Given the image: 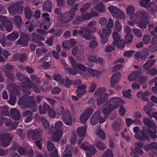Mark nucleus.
Wrapping results in <instances>:
<instances>
[{
	"instance_id": "nucleus-6",
	"label": "nucleus",
	"mask_w": 157,
	"mask_h": 157,
	"mask_svg": "<svg viewBox=\"0 0 157 157\" xmlns=\"http://www.w3.org/2000/svg\"><path fill=\"white\" fill-rule=\"evenodd\" d=\"M19 102L22 105H28L30 106L35 105L36 101L34 96L27 97L25 96L21 97L19 98Z\"/></svg>"
},
{
	"instance_id": "nucleus-45",
	"label": "nucleus",
	"mask_w": 157,
	"mask_h": 157,
	"mask_svg": "<svg viewBox=\"0 0 157 157\" xmlns=\"http://www.w3.org/2000/svg\"><path fill=\"white\" fill-rule=\"evenodd\" d=\"M150 1V0H140V4L142 7L147 8L149 6V2Z\"/></svg>"
},
{
	"instance_id": "nucleus-4",
	"label": "nucleus",
	"mask_w": 157,
	"mask_h": 157,
	"mask_svg": "<svg viewBox=\"0 0 157 157\" xmlns=\"http://www.w3.org/2000/svg\"><path fill=\"white\" fill-rule=\"evenodd\" d=\"M108 10L116 18L122 19H125V14L117 7L111 6L108 7Z\"/></svg>"
},
{
	"instance_id": "nucleus-49",
	"label": "nucleus",
	"mask_w": 157,
	"mask_h": 157,
	"mask_svg": "<svg viewBox=\"0 0 157 157\" xmlns=\"http://www.w3.org/2000/svg\"><path fill=\"white\" fill-rule=\"evenodd\" d=\"M121 123L119 122L115 121L112 125L113 129L115 131H119L120 129Z\"/></svg>"
},
{
	"instance_id": "nucleus-63",
	"label": "nucleus",
	"mask_w": 157,
	"mask_h": 157,
	"mask_svg": "<svg viewBox=\"0 0 157 157\" xmlns=\"http://www.w3.org/2000/svg\"><path fill=\"white\" fill-rule=\"evenodd\" d=\"M47 149L49 151H53L55 147L53 144L50 141H48L47 143Z\"/></svg>"
},
{
	"instance_id": "nucleus-8",
	"label": "nucleus",
	"mask_w": 157,
	"mask_h": 157,
	"mask_svg": "<svg viewBox=\"0 0 157 157\" xmlns=\"http://www.w3.org/2000/svg\"><path fill=\"white\" fill-rule=\"evenodd\" d=\"M112 108L115 109L121 105L123 104V100L118 97H113L111 98L108 102Z\"/></svg>"
},
{
	"instance_id": "nucleus-21",
	"label": "nucleus",
	"mask_w": 157,
	"mask_h": 157,
	"mask_svg": "<svg viewBox=\"0 0 157 157\" xmlns=\"http://www.w3.org/2000/svg\"><path fill=\"white\" fill-rule=\"evenodd\" d=\"M143 130L145 134H148L152 139H155L157 138L156 133L153 132L152 130L145 126L143 127Z\"/></svg>"
},
{
	"instance_id": "nucleus-48",
	"label": "nucleus",
	"mask_w": 157,
	"mask_h": 157,
	"mask_svg": "<svg viewBox=\"0 0 157 157\" xmlns=\"http://www.w3.org/2000/svg\"><path fill=\"white\" fill-rule=\"evenodd\" d=\"M93 112V109L90 108H89L84 110L82 113L89 118Z\"/></svg>"
},
{
	"instance_id": "nucleus-61",
	"label": "nucleus",
	"mask_w": 157,
	"mask_h": 157,
	"mask_svg": "<svg viewBox=\"0 0 157 157\" xmlns=\"http://www.w3.org/2000/svg\"><path fill=\"white\" fill-rule=\"evenodd\" d=\"M91 4L89 3L84 4L82 6V7L80 9L81 13L89 9L90 7Z\"/></svg>"
},
{
	"instance_id": "nucleus-12",
	"label": "nucleus",
	"mask_w": 157,
	"mask_h": 157,
	"mask_svg": "<svg viewBox=\"0 0 157 157\" xmlns=\"http://www.w3.org/2000/svg\"><path fill=\"white\" fill-rule=\"evenodd\" d=\"M80 148L86 151H90L92 152V154H94L97 152V151L94 146L90 147L89 144L87 142H84L79 145Z\"/></svg>"
},
{
	"instance_id": "nucleus-26",
	"label": "nucleus",
	"mask_w": 157,
	"mask_h": 157,
	"mask_svg": "<svg viewBox=\"0 0 157 157\" xmlns=\"http://www.w3.org/2000/svg\"><path fill=\"white\" fill-rule=\"evenodd\" d=\"M19 36V33L15 31L8 35L6 38L9 41H14L18 38Z\"/></svg>"
},
{
	"instance_id": "nucleus-25",
	"label": "nucleus",
	"mask_w": 157,
	"mask_h": 157,
	"mask_svg": "<svg viewBox=\"0 0 157 157\" xmlns=\"http://www.w3.org/2000/svg\"><path fill=\"white\" fill-rule=\"evenodd\" d=\"M86 87V86L84 84H82L81 86L77 87V88L78 89L76 90V92L78 97L80 98L81 95H83L86 93V91L85 90Z\"/></svg>"
},
{
	"instance_id": "nucleus-36",
	"label": "nucleus",
	"mask_w": 157,
	"mask_h": 157,
	"mask_svg": "<svg viewBox=\"0 0 157 157\" xmlns=\"http://www.w3.org/2000/svg\"><path fill=\"white\" fill-rule=\"evenodd\" d=\"M24 13L25 17L28 19H30L33 16V13L30 8L28 6L25 8Z\"/></svg>"
},
{
	"instance_id": "nucleus-1",
	"label": "nucleus",
	"mask_w": 157,
	"mask_h": 157,
	"mask_svg": "<svg viewBox=\"0 0 157 157\" xmlns=\"http://www.w3.org/2000/svg\"><path fill=\"white\" fill-rule=\"evenodd\" d=\"M23 2L18 1L11 4L8 8L10 14L13 15L21 14L23 9Z\"/></svg>"
},
{
	"instance_id": "nucleus-33",
	"label": "nucleus",
	"mask_w": 157,
	"mask_h": 157,
	"mask_svg": "<svg viewBox=\"0 0 157 157\" xmlns=\"http://www.w3.org/2000/svg\"><path fill=\"white\" fill-rule=\"evenodd\" d=\"M112 36L113 39L112 44L114 46H116L118 42L120 39V36L119 35L118 33L116 32H113Z\"/></svg>"
},
{
	"instance_id": "nucleus-57",
	"label": "nucleus",
	"mask_w": 157,
	"mask_h": 157,
	"mask_svg": "<svg viewBox=\"0 0 157 157\" xmlns=\"http://www.w3.org/2000/svg\"><path fill=\"white\" fill-rule=\"evenodd\" d=\"M97 134L99 137L102 140H104L105 138L106 135L104 132L101 129H99L97 131Z\"/></svg>"
},
{
	"instance_id": "nucleus-46",
	"label": "nucleus",
	"mask_w": 157,
	"mask_h": 157,
	"mask_svg": "<svg viewBox=\"0 0 157 157\" xmlns=\"http://www.w3.org/2000/svg\"><path fill=\"white\" fill-rule=\"evenodd\" d=\"M64 69L65 71L67 72L70 75H75L77 73V70L74 69H72L71 68H68L67 66L65 67Z\"/></svg>"
},
{
	"instance_id": "nucleus-58",
	"label": "nucleus",
	"mask_w": 157,
	"mask_h": 157,
	"mask_svg": "<svg viewBox=\"0 0 157 157\" xmlns=\"http://www.w3.org/2000/svg\"><path fill=\"white\" fill-rule=\"evenodd\" d=\"M48 116L54 118L56 116V113L55 111L51 107L48 111Z\"/></svg>"
},
{
	"instance_id": "nucleus-41",
	"label": "nucleus",
	"mask_w": 157,
	"mask_h": 157,
	"mask_svg": "<svg viewBox=\"0 0 157 157\" xmlns=\"http://www.w3.org/2000/svg\"><path fill=\"white\" fill-rule=\"evenodd\" d=\"M95 145L98 149L101 150H104L106 148L105 145L102 142L99 141H97Z\"/></svg>"
},
{
	"instance_id": "nucleus-29",
	"label": "nucleus",
	"mask_w": 157,
	"mask_h": 157,
	"mask_svg": "<svg viewBox=\"0 0 157 157\" xmlns=\"http://www.w3.org/2000/svg\"><path fill=\"white\" fill-rule=\"evenodd\" d=\"M155 59L148 60L143 65L142 67L144 71H147L152 67L155 63Z\"/></svg>"
},
{
	"instance_id": "nucleus-10",
	"label": "nucleus",
	"mask_w": 157,
	"mask_h": 157,
	"mask_svg": "<svg viewBox=\"0 0 157 157\" xmlns=\"http://www.w3.org/2000/svg\"><path fill=\"white\" fill-rule=\"evenodd\" d=\"M16 77L17 79L21 83L25 84H29V87H31L30 85L31 82L28 78L25 76L21 73L18 72L16 74Z\"/></svg>"
},
{
	"instance_id": "nucleus-37",
	"label": "nucleus",
	"mask_w": 157,
	"mask_h": 157,
	"mask_svg": "<svg viewBox=\"0 0 157 157\" xmlns=\"http://www.w3.org/2000/svg\"><path fill=\"white\" fill-rule=\"evenodd\" d=\"M138 26L141 29H144L146 27V25L149 23L148 20H140V21L138 22Z\"/></svg>"
},
{
	"instance_id": "nucleus-22",
	"label": "nucleus",
	"mask_w": 157,
	"mask_h": 157,
	"mask_svg": "<svg viewBox=\"0 0 157 157\" xmlns=\"http://www.w3.org/2000/svg\"><path fill=\"white\" fill-rule=\"evenodd\" d=\"M12 117L15 120H18L20 118V115L18 110L15 109H12L10 110Z\"/></svg>"
},
{
	"instance_id": "nucleus-13",
	"label": "nucleus",
	"mask_w": 157,
	"mask_h": 157,
	"mask_svg": "<svg viewBox=\"0 0 157 157\" xmlns=\"http://www.w3.org/2000/svg\"><path fill=\"white\" fill-rule=\"evenodd\" d=\"M121 77V74L119 72L114 73L111 76L110 85L112 87H113L115 84L117 83L118 81Z\"/></svg>"
},
{
	"instance_id": "nucleus-15",
	"label": "nucleus",
	"mask_w": 157,
	"mask_h": 157,
	"mask_svg": "<svg viewBox=\"0 0 157 157\" xmlns=\"http://www.w3.org/2000/svg\"><path fill=\"white\" fill-rule=\"evenodd\" d=\"M63 133V131L59 129L54 132L52 138V140L56 142H57L60 139Z\"/></svg>"
},
{
	"instance_id": "nucleus-7",
	"label": "nucleus",
	"mask_w": 157,
	"mask_h": 157,
	"mask_svg": "<svg viewBox=\"0 0 157 157\" xmlns=\"http://www.w3.org/2000/svg\"><path fill=\"white\" fill-rule=\"evenodd\" d=\"M42 131V130L40 129H31L28 131L27 134L29 136H31L33 140H36L40 139L41 136L40 133Z\"/></svg>"
},
{
	"instance_id": "nucleus-11",
	"label": "nucleus",
	"mask_w": 157,
	"mask_h": 157,
	"mask_svg": "<svg viewBox=\"0 0 157 157\" xmlns=\"http://www.w3.org/2000/svg\"><path fill=\"white\" fill-rule=\"evenodd\" d=\"M63 120L67 125L71 126L72 124V120L70 112L67 109L64 112L62 116Z\"/></svg>"
},
{
	"instance_id": "nucleus-5",
	"label": "nucleus",
	"mask_w": 157,
	"mask_h": 157,
	"mask_svg": "<svg viewBox=\"0 0 157 157\" xmlns=\"http://www.w3.org/2000/svg\"><path fill=\"white\" fill-rule=\"evenodd\" d=\"M13 138V136L8 132L0 134V144L4 147H7Z\"/></svg>"
},
{
	"instance_id": "nucleus-42",
	"label": "nucleus",
	"mask_w": 157,
	"mask_h": 157,
	"mask_svg": "<svg viewBox=\"0 0 157 157\" xmlns=\"http://www.w3.org/2000/svg\"><path fill=\"white\" fill-rule=\"evenodd\" d=\"M1 113L5 116H9L10 115L9 109L7 106H2L0 107Z\"/></svg>"
},
{
	"instance_id": "nucleus-23",
	"label": "nucleus",
	"mask_w": 157,
	"mask_h": 157,
	"mask_svg": "<svg viewBox=\"0 0 157 157\" xmlns=\"http://www.w3.org/2000/svg\"><path fill=\"white\" fill-rule=\"evenodd\" d=\"M16 85L14 84H11L8 85L7 88L8 90L10 92L13 93L14 94L18 96H20L21 95V94L18 90H16L15 88Z\"/></svg>"
},
{
	"instance_id": "nucleus-51",
	"label": "nucleus",
	"mask_w": 157,
	"mask_h": 157,
	"mask_svg": "<svg viewBox=\"0 0 157 157\" xmlns=\"http://www.w3.org/2000/svg\"><path fill=\"white\" fill-rule=\"evenodd\" d=\"M150 34L153 36L151 43L152 44H157V35L156 34L154 31H151Z\"/></svg>"
},
{
	"instance_id": "nucleus-50",
	"label": "nucleus",
	"mask_w": 157,
	"mask_h": 157,
	"mask_svg": "<svg viewBox=\"0 0 157 157\" xmlns=\"http://www.w3.org/2000/svg\"><path fill=\"white\" fill-rule=\"evenodd\" d=\"M105 88H101L96 90L94 93V94L97 96H101L102 95L104 94H103V93L105 92Z\"/></svg>"
},
{
	"instance_id": "nucleus-55",
	"label": "nucleus",
	"mask_w": 157,
	"mask_h": 157,
	"mask_svg": "<svg viewBox=\"0 0 157 157\" xmlns=\"http://www.w3.org/2000/svg\"><path fill=\"white\" fill-rule=\"evenodd\" d=\"M89 117L83 113L81 114L79 118L80 121L83 124H85Z\"/></svg>"
},
{
	"instance_id": "nucleus-17",
	"label": "nucleus",
	"mask_w": 157,
	"mask_h": 157,
	"mask_svg": "<svg viewBox=\"0 0 157 157\" xmlns=\"http://www.w3.org/2000/svg\"><path fill=\"white\" fill-rule=\"evenodd\" d=\"M109 96L108 94L105 93L98 97L97 99V105H99L104 103L107 100Z\"/></svg>"
},
{
	"instance_id": "nucleus-9",
	"label": "nucleus",
	"mask_w": 157,
	"mask_h": 157,
	"mask_svg": "<svg viewBox=\"0 0 157 157\" xmlns=\"http://www.w3.org/2000/svg\"><path fill=\"white\" fill-rule=\"evenodd\" d=\"M69 59L73 69L77 70L79 69L83 71L86 70V67L80 63H78L72 56H70Z\"/></svg>"
},
{
	"instance_id": "nucleus-62",
	"label": "nucleus",
	"mask_w": 157,
	"mask_h": 157,
	"mask_svg": "<svg viewBox=\"0 0 157 157\" xmlns=\"http://www.w3.org/2000/svg\"><path fill=\"white\" fill-rule=\"evenodd\" d=\"M132 36L131 34L128 33L126 35L125 40L126 43L129 44L130 43L132 40Z\"/></svg>"
},
{
	"instance_id": "nucleus-44",
	"label": "nucleus",
	"mask_w": 157,
	"mask_h": 157,
	"mask_svg": "<svg viewBox=\"0 0 157 157\" xmlns=\"http://www.w3.org/2000/svg\"><path fill=\"white\" fill-rule=\"evenodd\" d=\"M137 96L139 98H140L141 99L145 101H149L148 99L146 98L144 94L142 91H139L137 93Z\"/></svg>"
},
{
	"instance_id": "nucleus-40",
	"label": "nucleus",
	"mask_w": 157,
	"mask_h": 157,
	"mask_svg": "<svg viewBox=\"0 0 157 157\" xmlns=\"http://www.w3.org/2000/svg\"><path fill=\"white\" fill-rule=\"evenodd\" d=\"M16 57H18L19 60L20 62H23L26 59V54L25 53H23L22 54H18L17 55L14 56L13 57L15 60H17L15 59Z\"/></svg>"
},
{
	"instance_id": "nucleus-14",
	"label": "nucleus",
	"mask_w": 157,
	"mask_h": 157,
	"mask_svg": "<svg viewBox=\"0 0 157 157\" xmlns=\"http://www.w3.org/2000/svg\"><path fill=\"white\" fill-rule=\"evenodd\" d=\"M143 121L144 124L149 128L151 129L156 128V126L154 121L151 120L148 117H144Z\"/></svg>"
},
{
	"instance_id": "nucleus-28",
	"label": "nucleus",
	"mask_w": 157,
	"mask_h": 157,
	"mask_svg": "<svg viewBox=\"0 0 157 157\" xmlns=\"http://www.w3.org/2000/svg\"><path fill=\"white\" fill-rule=\"evenodd\" d=\"M138 14L139 16L140 20H147V19L150 18V15L146 12L143 11H138Z\"/></svg>"
},
{
	"instance_id": "nucleus-16",
	"label": "nucleus",
	"mask_w": 157,
	"mask_h": 157,
	"mask_svg": "<svg viewBox=\"0 0 157 157\" xmlns=\"http://www.w3.org/2000/svg\"><path fill=\"white\" fill-rule=\"evenodd\" d=\"M28 36L26 35H24L21 36L19 39L16 42V44L17 45L21 44L23 46L25 47L28 44Z\"/></svg>"
},
{
	"instance_id": "nucleus-64",
	"label": "nucleus",
	"mask_w": 157,
	"mask_h": 157,
	"mask_svg": "<svg viewBox=\"0 0 157 157\" xmlns=\"http://www.w3.org/2000/svg\"><path fill=\"white\" fill-rule=\"evenodd\" d=\"M117 48L118 49H122L124 47L125 42L124 40H120L118 42L117 45Z\"/></svg>"
},
{
	"instance_id": "nucleus-60",
	"label": "nucleus",
	"mask_w": 157,
	"mask_h": 157,
	"mask_svg": "<svg viewBox=\"0 0 157 157\" xmlns=\"http://www.w3.org/2000/svg\"><path fill=\"white\" fill-rule=\"evenodd\" d=\"M15 149H17V151L20 154L24 155L26 153L27 151L26 149L24 148L21 146H19L18 148H15Z\"/></svg>"
},
{
	"instance_id": "nucleus-20",
	"label": "nucleus",
	"mask_w": 157,
	"mask_h": 157,
	"mask_svg": "<svg viewBox=\"0 0 157 157\" xmlns=\"http://www.w3.org/2000/svg\"><path fill=\"white\" fill-rule=\"evenodd\" d=\"M13 21L14 24L17 27L21 29V27L22 23V20L21 17L19 15H16L13 17Z\"/></svg>"
},
{
	"instance_id": "nucleus-43",
	"label": "nucleus",
	"mask_w": 157,
	"mask_h": 157,
	"mask_svg": "<svg viewBox=\"0 0 157 157\" xmlns=\"http://www.w3.org/2000/svg\"><path fill=\"white\" fill-rule=\"evenodd\" d=\"M28 85V87H25L24 85H20V89H21L26 95H29L30 94V92L29 89L31 87H29V84H27Z\"/></svg>"
},
{
	"instance_id": "nucleus-38",
	"label": "nucleus",
	"mask_w": 157,
	"mask_h": 157,
	"mask_svg": "<svg viewBox=\"0 0 157 157\" xmlns=\"http://www.w3.org/2000/svg\"><path fill=\"white\" fill-rule=\"evenodd\" d=\"M141 135L142 136H141L140 134H136L135 135V136L138 139L142 140H147L149 139L148 136L144 133L143 131L142 132Z\"/></svg>"
},
{
	"instance_id": "nucleus-30",
	"label": "nucleus",
	"mask_w": 157,
	"mask_h": 157,
	"mask_svg": "<svg viewBox=\"0 0 157 157\" xmlns=\"http://www.w3.org/2000/svg\"><path fill=\"white\" fill-rule=\"evenodd\" d=\"M3 25L6 28V30L9 32H11L13 26L12 22L9 19H7L5 22H4Z\"/></svg>"
},
{
	"instance_id": "nucleus-56",
	"label": "nucleus",
	"mask_w": 157,
	"mask_h": 157,
	"mask_svg": "<svg viewBox=\"0 0 157 157\" xmlns=\"http://www.w3.org/2000/svg\"><path fill=\"white\" fill-rule=\"evenodd\" d=\"M114 28L118 32H119L122 28V26L117 20H116L114 22Z\"/></svg>"
},
{
	"instance_id": "nucleus-54",
	"label": "nucleus",
	"mask_w": 157,
	"mask_h": 157,
	"mask_svg": "<svg viewBox=\"0 0 157 157\" xmlns=\"http://www.w3.org/2000/svg\"><path fill=\"white\" fill-rule=\"evenodd\" d=\"M13 68L14 67L13 65L10 63H7L4 67L3 71L4 72H8L7 71L12 70Z\"/></svg>"
},
{
	"instance_id": "nucleus-53",
	"label": "nucleus",
	"mask_w": 157,
	"mask_h": 157,
	"mask_svg": "<svg viewBox=\"0 0 157 157\" xmlns=\"http://www.w3.org/2000/svg\"><path fill=\"white\" fill-rule=\"evenodd\" d=\"M138 73L137 71H135L129 75L128 79L130 81H133L137 77Z\"/></svg>"
},
{
	"instance_id": "nucleus-18",
	"label": "nucleus",
	"mask_w": 157,
	"mask_h": 157,
	"mask_svg": "<svg viewBox=\"0 0 157 157\" xmlns=\"http://www.w3.org/2000/svg\"><path fill=\"white\" fill-rule=\"evenodd\" d=\"M100 117V113L97 112L94 113L90 118L91 124L92 125L96 124L98 122Z\"/></svg>"
},
{
	"instance_id": "nucleus-2",
	"label": "nucleus",
	"mask_w": 157,
	"mask_h": 157,
	"mask_svg": "<svg viewBox=\"0 0 157 157\" xmlns=\"http://www.w3.org/2000/svg\"><path fill=\"white\" fill-rule=\"evenodd\" d=\"M96 30V26L88 27L87 28L82 27L78 31V33L85 39L90 40L93 38L90 33L95 32Z\"/></svg>"
},
{
	"instance_id": "nucleus-31",
	"label": "nucleus",
	"mask_w": 157,
	"mask_h": 157,
	"mask_svg": "<svg viewBox=\"0 0 157 157\" xmlns=\"http://www.w3.org/2000/svg\"><path fill=\"white\" fill-rule=\"evenodd\" d=\"M149 51L148 48L145 47L141 51L140 58L142 60L145 59L148 56Z\"/></svg>"
},
{
	"instance_id": "nucleus-39",
	"label": "nucleus",
	"mask_w": 157,
	"mask_h": 157,
	"mask_svg": "<svg viewBox=\"0 0 157 157\" xmlns=\"http://www.w3.org/2000/svg\"><path fill=\"white\" fill-rule=\"evenodd\" d=\"M130 18L131 20L133 22L137 23L139 21V17L138 14V11L136 13H134L130 15Z\"/></svg>"
},
{
	"instance_id": "nucleus-19",
	"label": "nucleus",
	"mask_w": 157,
	"mask_h": 157,
	"mask_svg": "<svg viewBox=\"0 0 157 157\" xmlns=\"http://www.w3.org/2000/svg\"><path fill=\"white\" fill-rule=\"evenodd\" d=\"M86 131V126L79 127L77 129V133L78 135L80 137H82L85 136Z\"/></svg>"
},
{
	"instance_id": "nucleus-35",
	"label": "nucleus",
	"mask_w": 157,
	"mask_h": 157,
	"mask_svg": "<svg viewBox=\"0 0 157 157\" xmlns=\"http://www.w3.org/2000/svg\"><path fill=\"white\" fill-rule=\"evenodd\" d=\"M114 109L108 104V105L102 109V112L106 116L110 114Z\"/></svg>"
},
{
	"instance_id": "nucleus-34",
	"label": "nucleus",
	"mask_w": 157,
	"mask_h": 157,
	"mask_svg": "<svg viewBox=\"0 0 157 157\" xmlns=\"http://www.w3.org/2000/svg\"><path fill=\"white\" fill-rule=\"evenodd\" d=\"M94 8L97 11L101 12H104L105 10V6L102 2H100L97 4Z\"/></svg>"
},
{
	"instance_id": "nucleus-27",
	"label": "nucleus",
	"mask_w": 157,
	"mask_h": 157,
	"mask_svg": "<svg viewBox=\"0 0 157 157\" xmlns=\"http://www.w3.org/2000/svg\"><path fill=\"white\" fill-rule=\"evenodd\" d=\"M40 113L41 114H45L47 112V110H48L50 106L46 103H44L43 105H40L39 106Z\"/></svg>"
},
{
	"instance_id": "nucleus-32",
	"label": "nucleus",
	"mask_w": 157,
	"mask_h": 157,
	"mask_svg": "<svg viewBox=\"0 0 157 157\" xmlns=\"http://www.w3.org/2000/svg\"><path fill=\"white\" fill-rule=\"evenodd\" d=\"M30 40L34 42H37L39 41V40H43V38L38 34L34 33L32 34Z\"/></svg>"
},
{
	"instance_id": "nucleus-47",
	"label": "nucleus",
	"mask_w": 157,
	"mask_h": 157,
	"mask_svg": "<svg viewBox=\"0 0 157 157\" xmlns=\"http://www.w3.org/2000/svg\"><path fill=\"white\" fill-rule=\"evenodd\" d=\"M5 73L6 76L8 79L12 81H15V77L13 73L10 71Z\"/></svg>"
},
{
	"instance_id": "nucleus-3",
	"label": "nucleus",
	"mask_w": 157,
	"mask_h": 157,
	"mask_svg": "<svg viewBox=\"0 0 157 157\" xmlns=\"http://www.w3.org/2000/svg\"><path fill=\"white\" fill-rule=\"evenodd\" d=\"M78 4H76L75 7L71 9L69 11L63 13L60 17V20L63 23L71 21L73 19L75 12L78 10Z\"/></svg>"
},
{
	"instance_id": "nucleus-24",
	"label": "nucleus",
	"mask_w": 157,
	"mask_h": 157,
	"mask_svg": "<svg viewBox=\"0 0 157 157\" xmlns=\"http://www.w3.org/2000/svg\"><path fill=\"white\" fill-rule=\"evenodd\" d=\"M52 2L49 0H46L43 4V10L45 11L50 12L52 9Z\"/></svg>"
},
{
	"instance_id": "nucleus-59",
	"label": "nucleus",
	"mask_w": 157,
	"mask_h": 157,
	"mask_svg": "<svg viewBox=\"0 0 157 157\" xmlns=\"http://www.w3.org/2000/svg\"><path fill=\"white\" fill-rule=\"evenodd\" d=\"M41 120L42 124L44 127V128L47 129L50 126L49 122L46 119L44 118H42Z\"/></svg>"
},
{
	"instance_id": "nucleus-52",
	"label": "nucleus",
	"mask_w": 157,
	"mask_h": 157,
	"mask_svg": "<svg viewBox=\"0 0 157 157\" xmlns=\"http://www.w3.org/2000/svg\"><path fill=\"white\" fill-rule=\"evenodd\" d=\"M81 16L83 21L90 19L89 13L85 12V11L81 13Z\"/></svg>"
}]
</instances>
